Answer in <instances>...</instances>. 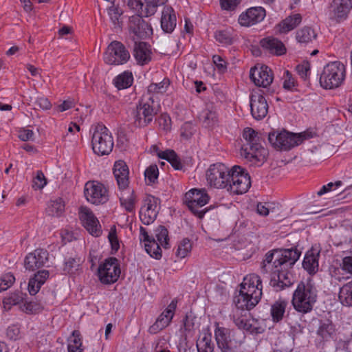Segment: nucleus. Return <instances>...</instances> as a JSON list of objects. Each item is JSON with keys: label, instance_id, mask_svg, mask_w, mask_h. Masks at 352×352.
Masks as SVG:
<instances>
[{"label": "nucleus", "instance_id": "nucleus-1", "mask_svg": "<svg viewBox=\"0 0 352 352\" xmlns=\"http://www.w3.org/2000/svg\"><path fill=\"white\" fill-rule=\"evenodd\" d=\"M267 137V134H258L252 128L244 129L243 137L246 140L241 148V155L251 163V165L260 166L266 160L267 151L261 145V140Z\"/></svg>", "mask_w": 352, "mask_h": 352}, {"label": "nucleus", "instance_id": "nucleus-2", "mask_svg": "<svg viewBox=\"0 0 352 352\" xmlns=\"http://www.w3.org/2000/svg\"><path fill=\"white\" fill-rule=\"evenodd\" d=\"M276 250L267 252L261 263L263 273H271L270 285L276 290L280 291L290 287L293 283V276L289 272H283L279 261L275 258Z\"/></svg>", "mask_w": 352, "mask_h": 352}, {"label": "nucleus", "instance_id": "nucleus-3", "mask_svg": "<svg viewBox=\"0 0 352 352\" xmlns=\"http://www.w3.org/2000/svg\"><path fill=\"white\" fill-rule=\"evenodd\" d=\"M318 298V290L311 279L300 281L293 293L294 309L302 314L311 312Z\"/></svg>", "mask_w": 352, "mask_h": 352}, {"label": "nucleus", "instance_id": "nucleus-4", "mask_svg": "<svg viewBox=\"0 0 352 352\" xmlns=\"http://www.w3.org/2000/svg\"><path fill=\"white\" fill-rule=\"evenodd\" d=\"M316 135L312 131H305L300 133H294L286 130L274 131L267 134V140L270 144L280 151H289L301 144L305 140Z\"/></svg>", "mask_w": 352, "mask_h": 352}, {"label": "nucleus", "instance_id": "nucleus-5", "mask_svg": "<svg viewBox=\"0 0 352 352\" xmlns=\"http://www.w3.org/2000/svg\"><path fill=\"white\" fill-rule=\"evenodd\" d=\"M214 339L221 352H234L244 343L245 335L243 332L221 327L217 322H214Z\"/></svg>", "mask_w": 352, "mask_h": 352}, {"label": "nucleus", "instance_id": "nucleus-6", "mask_svg": "<svg viewBox=\"0 0 352 352\" xmlns=\"http://www.w3.org/2000/svg\"><path fill=\"white\" fill-rule=\"evenodd\" d=\"M93 151L98 156L109 155L113 150L114 142L111 133L102 124L92 126L90 129Z\"/></svg>", "mask_w": 352, "mask_h": 352}, {"label": "nucleus", "instance_id": "nucleus-7", "mask_svg": "<svg viewBox=\"0 0 352 352\" xmlns=\"http://www.w3.org/2000/svg\"><path fill=\"white\" fill-rule=\"evenodd\" d=\"M158 109L159 104L155 101L153 96L144 94L133 112L135 124L138 127L149 124L157 113Z\"/></svg>", "mask_w": 352, "mask_h": 352}, {"label": "nucleus", "instance_id": "nucleus-8", "mask_svg": "<svg viewBox=\"0 0 352 352\" xmlns=\"http://www.w3.org/2000/svg\"><path fill=\"white\" fill-rule=\"evenodd\" d=\"M229 180L226 189L233 194H243L251 186L250 175L243 168L238 165L233 166L230 169Z\"/></svg>", "mask_w": 352, "mask_h": 352}, {"label": "nucleus", "instance_id": "nucleus-9", "mask_svg": "<svg viewBox=\"0 0 352 352\" xmlns=\"http://www.w3.org/2000/svg\"><path fill=\"white\" fill-rule=\"evenodd\" d=\"M209 199L205 190L191 189L185 194L184 203L195 216L202 219L208 209L201 208L208 202Z\"/></svg>", "mask_w": 352, "mask_h": 352}, {"label": "nucleus", "instance_id": "nucleus-10", "mask_svg": "<svg viewBox=\"0 0 352 352\" xmlns=\"http://www.w3.org/2000/svg\"><path fill=\"white\" fill-rule=\"evenodd\" d=\"M131 55L126 47L120 41L111 42L104 53V60L110 65H122L126 64Z\"/></svg>", "mask_w": 352, "mask_h": 352}, {"label": "nucleus", "instance_id": "nucleus-11", "mask_svg": "<svg viewBox=\"0 0 352 352\" xmlns=\"http://www.w3.org/2000/svg\"><path fill=\"white\" fill-rule=\"evenodd\" d=\"M230 169L223 163L211 164L206 171L207 182L210 186L226 188L230 182Z\"/></svg>", "mask_w": 352, "mask_h": 352}, {"label": "nucleus", "instance_id": "nucleus-12", "mask_svg": "<svg viewBox=\"0 0 352 352\" xmlns=\"http://www.w3.org/2000/svg\"><path fill=\"white\" fill-rule=\"evenodd\" d=\"M121 271L120 263L116 257L106 258L98 267V274L100 280L104 284H111L117 281Z\"/></svg>", "mask_w": 352, "mask_h": 352}, {"label": "nucleus", "instance_id": "nucleus-13", "mask_svg": "<svg viewBox=\"0 0 352 352\" xmlns=\"http://www.w3.org/2000/svg\"><path fill=\"white\" fill-rule=\"evenodd\" d=\"M84 194L86 199L93 204H103L109 200L107 189L98 182H87L85 185Z\"/></svg>", "mask_w": 352, "mask_h": 352}, {"label": "nucleus", "instance_id": "nucleus-14", "mask_svg": "<svg viewBox=\"0 0 352 352\" xmlns=\"http://www.w3.org/2000/svg\"><path fill=\"white\" fill-rule=\"evenodd\" d=\"M345 77V67H324L320 83L326 89L339 87Z\"/></svg>", "mask_w": 352, "mask_h": 352}, {"label": "nucleus", "instance_id": "nucleus-15", "mask_svg": "<svg viewBox=\"0 0 352 352\" xmlns=\"http://www.w3.org/2000/svg\"><path fill=\"white\" fill-rule=\"evenodd\" d=\"M262 281L256 274H250L243 278L240 285V290L242 293L250 297L252 300L258 303L262 296Z\"/></svg>", "mask_w": 352, "mask_h": 352}, {"label": "nucleus", "instance_id": "nucleus-16", "mask_svg": "<svg viewBox=\"0 0 352 352\" xmlns=\"http://www.w3.org/2000/svg\"><path fill=\"white\" fill-rule=\"evenodd\" d=\"M276 254L275 258L279 261L280 267L283 272H289L296 261L299 259L301 252L296 247L287 249H276Z\"/></svg>", "mask_w": 352, "mask_h": 352}, {"label": "nucleus", "instance_id": "nucleus-17", "mask_svg": "<svg viewBox=\"0 0 352 352\" xmlns=\"http://www.w3.org/2000/svg\"><path fill=\"white\" fill-rule=\"evenodd\" d=\"M177 302V298H174L170 302L165 310L157 317L155 323L149 327L150 333L155 334L169 325L175 315Z\"/></svg>", "mask_w": 352, "mask_h": 352}, {"label": "nucleus", "instance_id": "nucleus-18", "mask_svg": "<svg viewBox=\"0 0 352 352\" xmlns=\"http://www.w3.org/2000/svg\"><path fill=\"white\" fill-rule=\"evenodd\" d=\"M159 201V199L152 195L147 196L144 200V205L140 211V219L144 224L149 225L156 219Z\"/></svg>", "mask_w": 352, "mask_h": 352}, {"label": "nucleus", "instance_id": "nucleus-19", "mask_svg": "<svg viewBox=\"0 0 352 352\" xmlns=\"http://www.w3.org/2000/svg\"><path fill=\"white\" fill-rule=\"evenodd\" d=\"M49 260V253L44 249H36L29 253L25 258L24 265L26 270L34 271L46 266Z\"/></svg>", "mask_w": 352, "mask_h": 352}, {"label": "nucleus", "instance_id": "nucleus-20", "mask_svg": "<svg viewBox=\"0 0 352 352\" xmlns=\"http://www.w3.org/2000/svg\"><path fill=\"white\" fill-rule=\"evenodd\" d=\"M266 16L265 10L262 7H252L242 12L238 19L241 26L250 27L261 22Z\"/></svg>", "mask_w": 352, "mask_h": 352}, {"label": "nucleus", "instance_id": "nucleus-21", "mask_svg": "<svg viewBox=\"0 0 352 352\" xmlns=\"http://www.w3.org/2000/svg\"><path fill=\"white\" fill-rule=\"evenodd\" d=\"M352 8V0H333L330 6L331 19L337 23L345 21Z\"/></svg>", "mask_w": 352, "mask_h": 352}, {"label": "nucleus", "instance_id": "nucleus-22", "mask_svg": "<svg viewBox=\"0 0 352 352\" xmlns=\"http://www.w3.org/2000/svg\"><path fill=\"white\" fill-rule=\"evenodd\" d=\"M79 217L84 227L91 235H100L101 230L99 221L89 208L81 206L79 209Z\"/></svg>", "mask_w": 352, "mask_h": 352}, {"label": "nucleus", "instance_id": "nucleus-23", "mask_svg": "<svg viewBox=\"0 0 352 352\" xmlns=\"http://www.w3.org/2000/svg\"><path fill=\"white\" fill-rule=\"evenodd\" d=\"M250 77L255 85L267 87L272 82L274 75L270 67H251Z\"/></svg>", "mask_w": 352, "mask_h": 352}, {"label": "nucleus", "instance_id": "nucleus-24", "mask_svg": "<svg viewBox=\"0 0 352 352\" xmlns=\"http://www.w3.org/2000/svg\"><path fill=\"white\" fill-rule=\"evenodd\" d=\"M141 15L133 16L129 20V30L137 37L146 38L153 33V29Z\"/></svg>", "mask_w": 352, "mask_h": 352}, {"label": "nucleus", "instance_id": "nucleus-25", "mask_svg": "<svg viewBox=\"0 0 352 352\" xmlns=\"http://www.w3.org/2000/svg\"><path fill=\"white\" fill-rule=\"evenodd\" d=\"M250 110L252 117L257 120L267 116L268 104L263 95L256 94L250 96Z\"/></svg>", "mask_w": 352, "mask_h": 352}, {"label": "nucleus", "instance_id": "nucleus-26", "mask_svg": "<svg viewBox=\"0 0 352 352\" xmlns=\"http://www.w3.org/2000/svg\"><path fill=\"white\" fill-rule=\"evenodd\" d=\"M140 239L144 243V248L146 252L152 257L155 259H160L162 258V250L159 246L158 243L155 241L153 236H150L146 228L140 227Z\"/></svg>", "mask_w": 352, "mask_h": 352}, {"label": "nucleus", "instance_id": "nucleus-27", "mask_svg": "<svg viewBox=\"0 0 352 352\" xmlns=\"http://www.w3.org/2000/svg\"><path fill=\"white\" fill-rule=\"evenodd\" d=\"M113 175L116 179L120 190L128 188L129 184V170L126 164L122 160L115 162L113 166Z\"/></svg>", "mask_w": 352, "mask_h": 352}, {"label": "nucleus", "instance_id": "nucleus-28", "mask_svg": "<svg viewBox=\"0 0 352 352\" xmlns=\"http://www.w3.org/2000/svg\"><path fill=\"white\" fill-rule=\"evenodd\" d=\"M320 250L312 248L308 250L302 261V267L309 274H315L319 268L318 260Z\"/></svg>", "mask_w": 352, "mask_h": 352}, {"label": "nucleus", "instance_id": "nucleus-29", "mask_svg": "<svg viewBox=\"0 0 352 352\" xmlns=\"http://www.w3.org/2000/svg\"><path fill=\"white\" fill-rule=\"evenodd\" d=\"M177 25V18L173 8L170 6L163 8L161 17V28L165 33H171Z\"/></svg>", "mask_w": 352, "mask_h": 352}, {"label": "nucleus", "instance_id": "nucleus-30", "mask_svg": "<svg viewBox=\"0 0 352 352\" xmlns=\"http://www.w3.org/2000/svg\"><path fill=\"white\" fill-rule=\"evenodd\" d=\"M261 46L272 54L280 56L286 52L284 44L278 38L266 37L260 41Z\"/></svg>", "mask_w": 352, "mask_h": 352}, {"label": "nucleus", "instance_id": "nucleus-31", "mask_svg": "<svg viewBox=\"0 0 352 352\" xmlns=\"http://www.w3.org/2000/svg\"><path fill=\"white\" fill-rule=\"evenodd\" d=\"M152 52L149 46L144 42L135 43L133 49V56L137 63L144 65L151 60Z\"/></svg>", "mask_w": 352, "mask_h": 352}, {"label": "nucleus", "instance_id": "nucleus-32", "mask_svg": "<svg viewBox=\"0 0 352 352\" xmlns=\"http://www.w3.org/2000/svg\"><path fill=\"white\" fill-rule=\"evenodd\" d=\"M200 120L206 128H213L218 124L219 114L217 107L212 104H207L206 108L202 111Z\"/></svg>", "mask_w": 352, "mask_h": 352}, {"label": "nucleus", "instance_id": "nucleus-33", "mask_svg": "<svg viewBox=\"0 0 352 352\" xmlns=\"http://www.w3.org/2000/svg\"><path fill=\"white\" fill-rule=\"evenodd\" d=\"M49 276L50 272L46 270H39L35 273L34 276L29 280L28 292L30 294L31 296L36 294Z\"/></svg>", "mask_w": 352, "mask_h": 352}, {"label": "nucleus", "instance_id": "nucleus-34", "mask_svg": "<svg viewBox=\"0 0 352 352\" xmlns=\"http://www.w3.org/2000/svg\"><path fill=\"white\" fill-rule=\"evenodd\" d=\"M233 302L235 305L234 309H239L243 312L251 310L257 305L254 300H252L250 296L241 291L234 297Z\"/></svg>", "mask_w": 352, "mask_h": 352}, {"label": "nucleus", "instance_id": "nucleus-35", "mask_svg": "<svg viewBox=\"0 0 352 352\" xmlns=\"http://www.w3.org/2000/svg\"><path fill=\"white\" fill-rule=\"evenodd\" d=\"M336 329L332 322L328 319L320 320L319 327L317 330V335L323 341H329L333 339L335 336Z\"/></svg>", "mask_w": 352, "mask_h": 352}, {"label": "nucleus", "instance_id": "nucleus-36", "mask_svg": "<svg viewBox=\"0 0 352 352\" xmlns=\"http://www.w3.org/2000/svg\"><path fill=\"white\" fill-rule=\"evenodd\" d=\"M302 21V16L300 14H295L289 16L283 20L279 24V32L286 33L296 28Z\"/></svg>", "mask_w": 352, "mask_h": 352}, {"label": "nucleus", "instance_id": "nucleus-37", "mask_svg": "<svg viewBox=\"0 0 352 352\" xmlns=\"http://www.w3.org/2000/svg\"><path fill=\"white\" fill-rule=\"evenodd\" d=\"M288 302L285 300H278L271 306L270 313L272 320L278 322L283 318Z\"/></svg>", "mask_w": 352, "mask_h": 352}, {"label": "nucleus", "instance_id": "nucleus-38", "mask_svg": "<svg viewBox=\"0 0 352 352\" xmlns=\"http://www.w3.org/2000/svg\"><path fill=\"white\" fill-rule=\"evenodd\" d=\"M251 318L248 311L243 312L239 309H234L232 312V319L234 324L240 330L245 331L248 325L251 322Z\"/></svg>", "mask_w": 352, "mask_h": 352}, {"label": "nucleus", "instance_id": "nucleus-39", "mask_svg": "<svg viewBox=\"0 0 352 352\" xmlns=\"http://www.w3.org/2000/svg\"><path fill=\"white\" fill-rule=\"evenodd\" d=\"M161 159L168 161L175 170H182L183 165L177 153L173 150L161 151L157 154Z\"/></svg>", "mask_w": 352, "mask_h": 352}, {"label": "nucleus", "instance_id": "nucleus-40", "mask_svg": "<svg viewBox=\"0 0 352 352\" xmlns=\"http://www.w3.org/2000/svg\"><path fill=\"white\" fill-rule=\"evenodd\" d=\"M68 352H82V336L78 330H74L68 338Z\"/></svg>", "mask_w": 352, "mask_h": 352}, {"label": "nucleus", "instance_id": "nucleus-41", "mask_svg": "<svg viewBox=\"0 0 352 352\" xmlns=\"http://www.w3.org/2000/svg\"><path fill=\"white\" fill-rule=\"evenodd\" d=\"M155 239L158 243L159 246L163 247L164 249H168L169 246V236L167 228L164 226H159L154 230Z\"/></svg>", "mask_w": 352, "mask_h": 352}, {"label": "nucleus", "instance_id": "nucleus-42", "mask_svg": "<svg viewBox=\"0 0 352 352\" xmlns=\"http://www.w3.org/2000/svg\"><path fill=\"white\" fill-rule=\"evenodd\" d=\"M317 36L314 30L308 26L300 29L296 32V38L298 42L307 43L311 42Z\"/></svg>", "mask_w": 352, "mask_h": 352}, {"label": "nucleus", "instance_id": "nucleus-43", "mask_svg": "<svg viewBox=\"0 0 352 352\" xmlns=\"http://www.w3.org/2000/svg\"><path fill=\"white\" fill-rule=\"evenodd\" d=\"M133 77L131 72H124L113 80V84L118 89H126L131 86Z\"/></svg>", "mask_w": 352, "mask_h": 352}, {"label": "nucleus", "instance_id": "nucleus-44", "mask_svg": "<svg viewBox=\"0 0 352 352\" xmlns=\"http://www.w3.org/2000/svg\"><path fill=\"white\" fill-rule=\"evenodd\" d=\"M167 0H145L143 8L141 10V16L148 17L153 15L158 6L163 5Z\"/></svg>", "mask_w": 352, "mask_h": 352}, {"label": "nucleus", "instance_id": "nucleus-45", "mask_svg": "<svg viewBox=\"0 0 352 352\" xmlns=\"http://www.w3.org/2000/svg\"><path fill=\"white\" fill-rule=\"evenodd\" d=\"M338 297L343 305L352 306V280L340 288Z\"/></svg>", "mask_w": 352, "mask_h": 352}, {"label": "nucleus", "instance_id": "nucleus-46", "mask_svg": "<svg viewBox=\"0 0 352 352\" xmlns=\"http://www.w3.org/2000/svg\"><path fill=\"white\" fill-rule=\"evenodd\" d=\"M197 352H213L214 343L212 341L211 333H205L203 338L197 342Z\"/></svg>", "mask_w": 352, "mask_h": 352}, {"label": "nucleus", "instance_id": "nucleus-47", "mask_svg": "<svg viewBox=\"0 0 352 352\" xmlns=\"http://www.w3.org/2000/svg\"><path fill=\"white\" fill-rule=\"evenodd\" d=\"M282 80L284 89L292 92L298 90V82L289 71H285Z\"/></svg>", "mask_w": 352, "mask_h": 352}, {"label": "nucleus", "instance_id": "nucleus-48", "mask_svg": "<svg viewBox=\"0 0 352 352\" xmlns=\"http://www.w3.org/2000/svg\"><path fill=\"white\" fill-rule=\"evenodd\" d=\"M169 85V79L165 78L159 83H151L148 87L147 93L146 94L151 96V94H164L167 91Z\"/></svg>", "mask_w": 352, "mask_h": 352}, {"label": "nucleus", "instance_id": "nucleus-49", "mask_svg": "<svg viewBox=\"0 0 352 352\" xmlns=\"http://www.w3.org/2000/svg\"><path fill=\"white\" fill-rule=\"evenodd\" d=\"M265 331V326L262 320L252 318L251 322L248 325L245 331L252 335H258Z\"/></svg>", "mask_w": 352, "mask_h": 352}, {"label": "nucleus", "instance_id": "nucleus-50", "mask_svg": "<svg viewBox=\"0 0 352 352\" xmlns=\"http://www.w3.org/2000/svg\"><path fill=\"white\" fill-rule=\"evenodd\" d=\"M107 11L110 19L115 25V27H120L122 23L121 16L123 14L122 9L119 6H116L115 5H113L108 8Z\"/></svg>", "mask_w": 352, "mask_h": 352}, {"label": "nucleus", "instance_id": "nucleus-51", "mask_svg": "<svg viewBox=\"0 0 352 352\" xmlns=\"http://www.w3.org/2000/svg\"><path fill=\"white\" fill-rule=\"evenodd\" d=\"M191 249L190 241L188 238L183 239L178 244L176 256L180 258H184L190 252Z\"/></svg>", "mask_w": 352, "mask_h": 352}, {"label": "nucleus", "instance_id": "nucleus-52", "mask_svg": "<svg viewBox=\"0 0 352 352\" xmlns=\"http://www.w3.org/2000/svg\"><path fill=\"white\" fill-rule=\"evenodd\" d=\"M26 296V294H24L21 291H16L15 292L10 294L9 296L5 298L3 303L6 305H16L23 302Z\"/></svg>", "mask_w": 352, "mask_h": 352}, {"label": "nucleus", "instance_id": "nucleus-53", "mask_svg": "<svg viewBox=\"0 0 352 352\" xmlns=\"http://www.w3.org/2000/svg\"><path fill=\"white\" fill-rule=\"evenodd\" d=\"M214 38L217 41L223 45H231L233 42L232 35L228 30L216 31L214 33Z\"/></svg>", "mask_w": 352, "mask_h": 352}, {"label": "nucleus", "instance_id": "nucleus-54", "mask_svg": "<svg viewBox=\"0 0 352 352\" xmlns=\"http://www.w3.org/2000/svg\"><path fill=\"white\" fill-rule=\"evenodd\" d=\"M129 192V195L126 197L122 195L120 197V201L127 212H132L135 209V197L133 195V190Z\"/></svg>", "mask_w": 352, "mask_h": 352}, {"label": "nucleus", "instance_id": "nucleus-55", "mask_svg": "<svg viewBox=\"0 0 352 352\" xmlns=\"http://www.w3.org/2000/svg\"><path fill=\"white\" fill-rule=\"evenodd\" d=\"M79 258L69 257L65 258L64 262L63 272L65 274H72L78 270L80 265Z\"/></svg>", "mask_w": 352, "mask_h": 352}, {"label": "nucleus", "instance_id": "nucleus-56", "mask_svg": "<svg viewBox=\"0 0 352 352\" xmlns=\"http://www.w3.org/2000/svg\"><path fill=\"white\" fill-rule=\"evenodd\" d=\"M65 210V204L62 199H57L52 201L49 206V211L51 215L60 216Z\"/></svg>", "mask_w": 352, "mask_h": 352}, {"label": "nucleus", "instance_id": "nucleus-57", "mask_svg": "<svg viewBox=\"0 0 352 352\" xmlns=\"http://www.w3.org/2000/svg\"><path fill=\"white\" fill-rule=\"evenodd\" d=\"M196 131L195 125L191 122H186L182 124L180 129V135L185 139H190Z\"/></svg>", "mask_w": 352, "mask_h": 352}, {"label": "nucleus", "instance_id": "nucleus-58", "mask_svg": "<svg viewBox=\"0 0 352 352\" xmlns=\"http://www.w3.org/2000/svg\"><path fill=\"white\" fill-rule=\"evenodd\" d=\"M145 178L150 184H153L158 178L159 170L157 165L149 166L144 172Z\"/></svg>", "mask_w": 352, "mask_h": 352}, {"label": "nucleus", "instance_id": "nucleus-59", "mask_svg": "<svg viewBox=\"0 0 352 352\" xmlns=\"http://www.w3.org/2000/svg\"><path fill=\"white\" fill-rule=\"evenodd\" d=\"M195 320L196 317L191 312L186 314L184 319L183 320V326L185 331L190 333L195 330Z\"/></svg>", "mask_w": 352, "mask_h": 352}, {"label": "nucleus", "instance_id": "nucleus-60", "mask_svg": "<svg viewBox=\"0 0 352 352\" xmlns=\"http://www.w3.org/2000/svg\"><path fill=\"white\" fill-rule=\"evenodd\" d=\"M47 184V179L41 170L36 172V177L33 179L32 188L35 190H39L44 188Z\"/></svg>", "mask_w": 352, "mask_h": 352}, {"label": "nucleus", "instance_id": "nucleus-61", "mask_svg": "<svg viewBox=\"0 0 352 352\" xmlns=\"http://www.w3.org/2000/svg\"><path fill=\"white\" fill-rule=\"evenodd\" d=\"M15 278L11 273H7L0 279V292L6 290L14 283Z\"/></svg>", "mask_w": 352, "mask_h": 352}, {"label": "nucleus", "instance_id": "nucleus-62", "mask_svg": "<svg viewBox=\"0 0 352 352\" xmlns=\"http://www.w3.org/2000/svg\"><path fill=\"white\" fill-rule=\"evenodd\" d=\"M241 0H220L221 8L226 11H234L240 4Z\"/></svg>", "mask_w": 352, "mask_h": 352}, {"label": "nucleus", "instance_id": "nucleus-63", "mask_svg": "<svg viewBox=\"0 0 352 352\" xmlns=\"http://www.w3.org/2000/svg\"><path fill=\"white\" fill-rule=\"evenodd\" d=\"M108 239L111 247V254H115L120 248V243L116 230H111L108 234Z\"/></svg>", "mask_w": 352, "mask_h": 352}, {"label": "nucleus", "instance_id": "nucleus-64", "mask_svg": "<svg viewBox=\"0 0 352 352\" xmlns=\"http://www.w3.org/2000/svg\"><path fill=\"white\" fill-rule=\"evenodd\" d=\"M213 95L211 96L212 102L210 104H212L214 102H219L222 103L226 100V95L223 92V91L221 89V88L218 86H214L212 88Z\"/></svg>", "mask_w": 352, "mask_h": 352}]
</instances>
